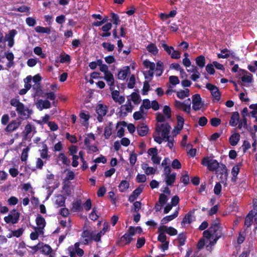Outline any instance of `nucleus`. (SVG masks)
<instances>
[{
	"label": "nucleus",
	"instance_id": "obj_42",
	"mask_svg": "<svg viewBox=\"0 0 257 257\" xmlns=\"http://www.w3.org/2000/svg\"><path fill=\"white\" fill-rule=\"evenodd\" d=\"M241 114L243 118V121L244 122V128L247 129V119L246 118V116L249 115V114H250L249 113H248L247 108H244L242 111H241Z\"/></svg>",
	"mask_w": 257,
	"mask_h": 257
},
{
	"label": "nucleus",
	"instance_id": "obj_24",
	"mask_svg": "<svg viewBox=\"0 0 257 257\" xmlns=\"http://www.w3.org/2000/svg\"><path fill=\"white\" fill-rule=\"evenodd\" d=\"M20 125V121L17 120H13L8 125V126L6 128V130L7 132H13L16 129H17Z\"/></svg>",
	"mask_w": 257,
	"mask_h": 257
},
{
	"label": "nucleus",
	"instance_id": "obj_30",
	"mask_svg": "<svg viewBox=\"0 0 257 257\" xmlns=\"http://www.w3.org/2000/svg\"><path fill=\"white\" fill-rule=\"evenodd\" d=\"M82 242L83 244H86L89 243L92 240L91 237V233L88 231H84L82 234Z\"/></svg>",
	"mask_w": 257,
	"mask_h": 257
},
{
	"label": "nucleus",
	"instance_id": "obj_59",
	"mask_svg": "<svg viewBox=\"0 0 257 257\" xmlns=\"http://www.w3.org/2000/svg\"><path fill=\"white\" fill-rule=\"evenodd\" d=\"M168 200V196L165 194H161L159 197V203L161 206L164 205Z\"/></svg>",
	"mask_w": 257,
	"mask_h": 257
},
{
	"label": "nucleus",
	"instance_id": "obj_48",
	"mask_svg": "<svg viewBox=\"0 0 257 257\" xmlns=\"http://www.w3.org/2000/svg\"><path fill=\"white\" fill-rule=\"evenodd\" d=\"M156 75L160 76L162 75L163 72V63L159 61L157 63L156 68Z\"/></svg>",
	"mask_w": 257,
	"mask_h": 257
},
{
	"label": "nucleus",
	"instance_id": "obj_50",
	"mask_svg": "<svg viewBox=\"0 0 257 257\" xmlns=\"http://www.w3.org/2000/svg\"><path fill=\"white\" fill-rule=\"evenodd\" d=\"M29 151L30 148L29 147H27L26 148L23 150L21 157V159L22 161H27Z\"/></svg>",
	"mask_w": 257,
	"mask_h": 257
},
{
	"label": "nucleus",
	"instance_id": "obj_43",
	"mask_svg": "<svg viewBox=\"0 0 257 257\" xmlns=\"http://www.w3.org/2000/svg\"><path fill=\"white\" fill-rule=\"evenodd\" d=\"M240 165L239 164H238L232 168V169L231 171V174L233 176V177L232 178V181L233 182H235L236 180V176H237V174H238L239 170H240V168H239Z\"/></svg>",
	"mask_w": 257,
	"mask_h": 257
},
{
	"label": "nucleus",
	"instance_id": "obj_7",
	"mask_svg": "<svg viewBox=\"0 0 257 257\" xmlns=\"http://www.w3.org/2000/svg\"><path fill=\"white\" fill-rule=\"evenodd\" d=\"M158 232V236L157 239L160 242V244L158 245V248L162 251L165 252L169 248V238L167 236L166 234H163L161 232Z\"/></svg>",
	"mask_w": 257,
	"mask_h": 257
},
{
	"label": "nucleus",
	"instance_id": "obj_29",
	"mask_svg": "<svg viewBox=\"0 0 257 257\" xmlns=\"http://www.w3.org/2000/svg\"><path fill=\"white\" fill-rule=\"evenodd\" d=\"M148 131V127L144 124H140L137 127L138 133L141 136H146L147 134Z\"/></svg>",
	"mask_w": 257,
	"mask_h": 257
},
{
	"label": "nucleus",
	"instance_id": "obj_3",
	"mask_svg": "<svg viewBox=\"0 0 257 257\" xmlns=\"http://www.w3.org/2000/svg\"><path fill=\"white\" fill-rule=\"evenodd\" d=\"M201 164L203 166L207 167L210 171H216L220 172L222 174L226 175L227 174L226 167L224 164H219L216 160L210 157L203 158Z\"/></svg>",
	"mask_w": 257,
	"mask_h": 257
},
{
	"label": "nucleus",
	"instance_id": "obj_26",
	"mask_svg": "<svg viewBox=\"0 0 257 257\" xmlns=\"http://www.w3.org/2000/svg\"><path fill=\"white\" fill-rule=\"evenodd\" d=\"M142 168L144 171L145 173L147 175H154L156 172V169L148 166L147 164H144L142 165Z\"/></svg>",
	"mask_w": 257,
	"mask_h": 257
},
{
	"label": "nucleus",
	"instance_id": "obj_22",
	"mask_svg": "<svg viewBox=\"0 0 257 257\" xmlns=\"http://www.w3.org/2000/svg\"><path fill=\"white\" fill-rule=\"evenodd\" d=\"M37 107L42 110L43 109L49 108L51 107V103L47 100H39L36 103Z\"/></svg>",
	"mask_w": 257,
	"mask_h": 257
},
{
	"label": "nucleus",
	"instance_id": "obj_57",
	"mask_svg": "<svg viewBox=\"0 0 257 257\" xmlns=\"http://www.w3.org/2000/svg\"><path fill=\"white\" fill-rule=\"evenodd\" d=\"M192 219V215L190 213H188L183 218L182 221V225L185 226L186 224L191 222Z\"/></svg>",
	"mask_w": 257,
	"mask_h": 257
},
{
	"label": "nucleus",
	"instance_id": "obj_55",
	"mask_svg": "<svg viewBox=\"0 0 257 257\" xmlns=\"http://www.w3.org/2000/svg\"><path fill=\"white\" fill-rule=\"evenodd\" d=\"M221 52V54H218L217 55L219 58H226L230 56V52L227 49L222 50Z\"/></svg>",
	"mask_w": 257,
	"mask_h": 257
},
{
	"label": "nucleus",
	"instance_id": "obj_52",
	"mask_svg": "<svg viewBox=\"0 0 257 257\" xmlns=\"http://www.w3.org/2000/svg\"><path fill=\"white\" fill-rule=\"evenodd\" d=\"M82 209H84L86 211H88L92 207V202L90 199H88L82 205Z\"/></svg>",
	"mask_w": 257,
	"mask_h": 257
},
{
	"label": "nucleus",
	"instance_id": "obj_47",
	"mask_svg": "<svg viewBox=\"0 0 257 257\" xmlns=\"http://www.w3.org/2000/svg\"><path fill=\"white\" fill-rule=\"evenodd\" d=\"M47 161L44 160L40 158H37L36 159V167L38 169H42L44 165L46 163Z\"/></svg>",
	"mask_w": 257,
	"mask_h": 257
},
{
	"label": "nucleus",
	"instance_id": "obj_63",
	"mask_svg": "<svg viewBox=\"0 0 257 257\" xmlns=\"http://www.w3.org/2000/svg\"><path fill=\"white\" fill-rule=\"evenodd\" d=\"M163 111L166 118L169 119L171 117V109L168 106H165Z\"/></svg>",
	"mask_w": 257,
	"mask_h": 257
},
{
	"label": "nucleus",
	"instance_id": "obj_64",
	"mask_svg": "<svg viewBox=\"0 0 257 257\" xmlns=\"http://www.w3.org/2000/svg\"><path fill=\"white\" fill-rule=\"evenodd\" d=\"M171 166L174 169H179L181 168V164L178 159H175L172 162Z\"/></svg>",
	"mask_w": 257,
	"mask_h": 257
},
{
	"label": "nucleus",
	"instance_id": "obj_58",
	"mask_svg": "<svg viewBox=\"0 0 257 257\" xmlns=\"http://www.w3.org/2000/svg\"><path fill=\"white\" fill-rule=\"evenodd\" d=\"M43 233H40V230L37 229L35 228V231L33 232L30 234V238L32 240H36L38 238L39 235H42Z\"/></svg>",
	"mask_w": 257,
	"mask_h": 257
},
{
	"label": "nucleus",
	"instance_id": "obj_17",
	"mask_svg": "<svg viewBox=\"0 0 257 257\" xmlns=\"http://www.w3.org/2000/svg\"><path fill=\"white\" fill-rule=\"evenodd\" d=\"M36 222L37 227H35V228L40 230V233H44L43 229L46 225L45 219L41 216L39 215L36 218Z\"/></svg>",
	"mask_w": 257,
	"mask_h": 257
},
{
	"label": "nucleus",
	"instance_id": "obj_40",
	"mask_svg": "<svg viewBox=\"0 0 257 257\" xmlns=\"http://www.w3.org/2000/svg\"><path fill=\"white\" fill-rule=\"evenodd\" d=\"M197 65L201 68L204 67L205 64V58L203 55L197 57L195 59Z\"/></svg>",
	"mask_w": 257,
	"mask_h": 257
},
{
	"label": "nucleus",
	"instance_id": "obj_34",
	"mask_svg": "<svg viewBox=\"0 0 257 257\" xmlns=\"http://www.w3.org/2000/svg\"><path fill=\"white\" fill-rule=\"evenodd\" d=\"M178 211L176 210L175 212L172 215H168V216H167L164 217L161 220V224H166L168 222L172 220L173 219L176 218L178 216Z\"/></svg>",
	"mask_w": 257,
	"mask_h": 257
},
{
	"label": "nucleus",
	"instance_id": "obj_13",
	"mask_svg": "<svg viewBox=\"0 0 257 257\" xmlns=\"http://www.w3.org/2000/svg\"><path fill=\"white\" fill-rule=\"evenodd\" d=\"M206 87L210 90L214 100H216V101H219L220 100L221 93L218 87L209 83L206 84Z\"/></svg>",
	"mask_w": 257,
	"mask_h": 257
},
{
	"label": "nucleus",
	"instance_id": "obj_35",
	"mask_svg": "<svg viewBox=\"0 0 257 257\" xmlns=\"http://www.w3.org/2000/svg\"><path fill=\"white\" fill-rule=\"evenodd\" d=\"M82 210L80 200H77L72 204L71 210L73 212H79Z\"/></svg>",
	"mask_w": 257,
	"mask_h": 257
},
{
	"label": "nucleus",
	"instance_id": "obj_8",
	"mask_svg": "<svg viewBox=\"0 0 257 257\" xmlns=\"http://www.w3.org/2000/svg\"><path fill=\"white\" fill-rule=\"evenodd\" d=\"M161 46L172 58L178 59L180 58L181 53L178 51L175 50L173 47L168 46L164 42L161 43Z\"/></svg>",
	"mask_w": 257,
	"mask_h": 257
},
{
	"label": "nucleus",
	"instance_id": "obj_10",
	"mask_svg": "<svg viewBox=\"0 0 257 257\" xmlns=\"http://www.w3.org/2000/svg\"><path fill=\"white\" fill-rule=\"evenodd\" d=\"M36 133V127L34 125L28 123L25 125L22 132V134L23 135L25 139L27 140L31 139Z\"/></svg>",
	"mask_w": 257,
	"mask_h": 257
},
{
	"label": "nucleus",
	"instance_id": "obj_23",
	"mask_svg": "<svg viewBox=\"0 0 257 257\" xmlns=\"http://www.w3.org/2000/svg\"><path fill=\"white\" fill-rule=\"evenodd\" d=\"M107 111V106L105 105H103L101 103L98 104L96 108V113L98 114L99 117L98 119L100 116H104Z\"/></svg>",
	"mask_w": 257,
	"mask_h": 257
},
{
	"label": "nucleus",
	"instance_id": "obj_54",
	"mask_svg": "<svg viewBox=\"0 0 257 257\" xmlns=\"http://www.w3.org/2000/svg\"><path fill=\"white\" fill-rule=\"evenodd\" d=\"M65 198L62 195H58L56 197V204L58 207L63 206L65 204Z\"/></svg>",
	"mask_w": 257,
	"mask_h": 257
},
{
	"label": "nucleus",
	"instance_id": "obj_6",
	"mask_svg": "<svg viewBox=\"0 0 257 257\" xmlns=\"http://www.w3.org/2000/svg\"><path fill=\"white\" fill-rule=\"evenodd\" d=\"M95 140V137L93 134H88L85 138L84 143L85 148L87 150L88 153L96 152L98 149L95 145H93V142Z\"/></svg>",
	"mask_w": 257,
	"mask_h": 257
},
{
	"label": "nucleus",
	"instance_id": "obj_61",
	"mask_svg": "<svg viewBox=\"0 0 257 257\" xmlns=\"http://www.w3.org/2000/svg\"><path fill=\"white\" fill-rule=\"evenodd\" d=\"M32 77L31 76H27L24 80L25 84V88L27 89V90H29L31 87V82L32 81Z\"/></svg>",
	"mask_w": 257,
	"mask_h": 257
},
{
	"label": "nucleus",
	"instance_id": "obj_12",
	"mask_svg": "<svg viewBox=\"0 0 257 257\" xmlns=\"http://www.w3.org/2000/svg\"><path fill=\"white\" fill-rule=\"evenodd\" d=\"M148 154L154 164H160L161 157L158 155V151L156 148H150L148 150Z\"/></svg>",
	"mask_w": 257,
	"mask_h": 257
},
{
	"label": "nucleus",
	"instance_id": "obj_16",
	"mask_svg": "<svg viewBox=\"0 0 257 257\" xmlns=\"http://www.w3.org/2000/svg\"><path fill=\"white\" fill-rule=\"evenodd\" d=\"M175 106L179 109H182L185 112L190 113L191 111V105L181 102L178 100H175L174 102Z\"/></svg>",
	"mask_w": 257,
	"mask_h": 257
},
{
	"label": "nucleus",
	"instance_id": "obj_5",
	"mask_svg": "<svg viewBox=\"0 0 257 257\" xmlns=\"http://www.w3.org/2000/svg\"><path fill=\"white\" fill-rule=\"evenodd\" d=\"M142 232V228L139 227H130L126 233H125L120 239V242L124 244H128L133 239V236L136 234H140Z\"/></svg>",
	"mask_w": 257,
	"mask_h": 257
},
{
	"label": "nucleus",
	"instance_id": "obj_20",
	"mask_svg": "<svg viewBox=\"0 0 257 257\" xmlns=\"http://www.w3.org/2000/svg\"><path fill=\"white\" fill-rule=\"evenodd\" d=\"M17 32L15 30H11L9 34L6 35L5 39L8 42V46L10 47H12L13 46L14 44V38L15 35L17 34Z\"/></svg>",
	"mask_w": 257,
	"mask_h": 257
},
{
	"label": "nucleus",
	"instance_id": "obj_18",
	"mask_svg": "<svg viewBox=\"0 0 257 257\" xmlns=\"http://www.w3.org/2000/svg\"><path fill=\"white\" fill-rule=\"evenodd\" d=\"M111 96L113 100L119 104H121L124 102V97L120 95L119 92L117 90H113L111 92Z\"/></svg>",
	"mask_w": 257,
	"mask_h": 257
},
{
	"label": "nucleus",
	"instance_id": "obj_25",
	"mask_svg": "<svg viewBox=\"0 0 257 257\" xmlns=\"http://www.w3.org/2000/svg\"><path fill=\"white\" fill-rule=\"evenodd\" d=\"M130 73V67L128 66L124 67L121 69L118 73V78L121 80H124L126 78L127 74Z\"/></svg>",
	"mask_w": 257,
	"mask_h": 257
},
{
	"label": "nucleus",
	"instance_id": "obj_45",
	"mask_svg": "<svg viewBox=\"0 0 257 257\" xmlns=\"http://www.w3.org/2000/svg\"><path fill=\"white\" fill-rule=\"evenodd\" d=\"M121 124H123V126H125L126 124L124 122H120L117 123V127H118V130L117 132V137L121 138L124 135V128L123 127H119V125Z\"/></svg>",
	"mask_w": 257,
	"mask_h": 257
},
{
	"label": "nucleus",
	"instance_id": "obj_27",
	"mask_svg": "<svg viewBox=\"0 0 257 257\" xmlns=\"http://www.w3.org/2000/svg\"><path fill=\"white\" fill-rule=\"evenodd\" d=\"M40 158L43 159L44 160L47 161L50 158V156L48 155V148L46 145L42 147V149L40 150Z\"/></svg>",
	"mask_w": 257,
	"mask_h": 257
},
{
	"label": "nucleus",
	"instance_id": "obj_1",
	"mask_svg": "<svg viewBox=\"0 0 257 257\" xmlns=\"http://www.w3.org/2000/svg\"><path fill=\"white\" fill-rule=\"evenodd\" d=\"M222 234V228L219 223L216 221L213 222L209 229L203 232L204 237L208 241V244L206 245L207 250H212V246L216 244Z\"/></svg>",
	"mask_w": 257,
	"mask_h": 257
},
{
	"label": "nucleus",
	"instance_id": "obj_44",
	"mask_svg": "<svg viewBox=\"0 0 257 257\" xmlns=\"http://www.w3.org/2000/svg\"><path fill=\"white\" fill-rule=\"evenodd\" d=\"M147 50L153 55H156L158 52V49L156 45L153 43L148 45L147 47Z\"/></svg>",
	"mask_w": 257,
	"mask_h": 257
},
{
	"label": "nucleus",
	"instance_id": "obj_49",
	"mask_svg": "<svg viewBox=\"0 0 257 257\" xmlns=\"http://www.w3.org/2000/svg\"><path fill=\"white\" fill-rule=\"evenodd\" d=\"M58 159L62 161L63 164L66 165H69L70 161L64 153H60L58 156Z\"/></svg>",
	"mask_w": 257,
	"mask_h": 257
},
{
	"label": "nucleus",
	"instance_id": "obj_38",
	"mask_svg": "<svg viewBox=\"0 0 257 257\" xmlns=\"http://www.w3.org/2000/svg\"><path fill=\"white\" fill-rule=\"evenodd\" d=\"M177 97L180 99H184L186 97H188L189 95V91L188 89H185L184 90H180L178 91H176Z\"/></svg>",
	"mask_w": 257,
	"mask_h": 257
},
{
	"label": "nucleus",
	"instance_id": "obj_31",
	"mask_svg": "<svg viewBox=\"0 0 257 257\" xmlns=\"http://www.w3.org/2000/svg\"><path fill=\"white\" fill-rule=\"evenodd\" d=\"M41 245L40 251L42 253L48 255L52 252V249L49 245L44 244L43 242H41Z\"/></svg>",
	"mask_w": 257,
	"mask_h": 257
},
{
	"label": "nucleus",
	"instance_id": "obj_11",
	"mask_svg": "<svg viewBox=\"0 0 257 257\" xmlns=\"http://www.w3.org/2000/svg\"><path fill=\"white\" fill-rule=\"evenodd\" d=\"M79 246V243L76 242L73 245H71L68 248V253L70 257H75L76 254L79 256L83 255V250L80 248Z\"/></svg>",
	"mask_w": 257,
	"mask_h": 257
},
{
	"label": "nucleus",
	"instance_id": "obj_56",
	"mask_svg": "<svg viewBox=\"0 0 257 257\" xmlns=\"http://www.w3.org/2000/svg\"><path fill=\"white\" fill-rule=\"evenodd\" d=\"M80 118L81 120H83L82 124L84 125H86L87 124V121L88 120L89 118V116L88 113L85 112H81L79 115Z\"/></svg>",
	"mask_w": 257,
	"mask_h": 257
},
{
	"label": "nucleus",
	"instance_id": "obj_15",
	"mask_svg": "<svg viewBox=\"0 0 257 257\" xmlns=\"http://www.w3.org/2000/svg\"><path fill=\"white\" fill-rule=\"evenodd\" d=\"M143 64L146 68L149 69V70L147 72V75L148 77H150L151 79L153 76L154 70L155 69V63L148 60H145L144 61Z\"/></svg>",
	"mask_w": 257,
	"mask_h": 257
},
{
	"label": "nucleus",
	"instance_id": "obj_39",
	"mask_svg": "<svg viewBox=\"0 0 257 257\" xmlns=\"http://www.w3.org/2000/svg\"><path fill=\"white\" fill-rule=\"evenodd\" d=\"M240 138V135L238 133L234 134L229 138V142L232 146H235L238 143Z\"/></svg>",
	"mask_w": 257,
	"mask_h": 257
},
{
	"label": "nucleus",
	"instance_id": "obj_9",
	"mask_svg": "<svg viewBox=\"0 0 257 257\" xmlns=\"http://www.w3.org/2000/svg\"><path fill=\"white\" fill-rule=\"evenodd\" d=\"M20 217V213L16 210H13L9 215L4 217V220L7 223L16 224Z\"/></svg>",
	"mask_w": 257,
	"mask_h": 257
},
{
	"label": "nucleus",
	"instance_id": "obj_33",
	"mask_svg": "<svg viewBox=\"0 0 257 257\" xmlns=\"http://www.w3.org/2000/svg\"><path fill=\"white\" fill-rule=\"evenodd\" d=\"M104 78L111 87L114 85V79L112 74L109 71L104 74Z\"/></svg>",
	"mask_w": 257,
	"mask_h": 257
},
{
	"label": "nucleus",
	"instance_id": "obj_2",
	"mask_svg": "<svg viewBox=\"0 0 257 257\" xmlns=\"http://www.w3.org/2000/svg\"><path fill=\"white\" fill-rule=\"evenodd\" d=\"M170 128V126L167 122H164L160 124H158L156 131L153 135L155 141L160 144L169 138L170 136H169L168 135Z\"/></svg>",
	"mask_w": 257,
	"mask_h": 257
},
{
	"label": "nucleus",
	"instance_id": "obj_36",
	"mask_svg": "<svg viewBox=\"0 0 257 257\" xmlns=\"http://www.w3.org/2000/svg\"><path fill=\"white\" fill-rule=\"evenodd\" d=\"M146 113L144 111V109L142 108H140L139 111H136L134 113V118L135 120H139L142 118H144L146 115Z\"/></svg>",
	"mask_w": 257,
	"mask_h": 257
},
{
	"label": "nucleus",
	"instance_id": "obj_53",
	"mask_svg": "<svg viewBox=\"0 0 257 257\" xmlns=\"http://www.w3.org/2000/svg\"><path fill=\"white\" fill-rule=\"evenodd\" d=\"M249 107V108L253 109L250 113L253 117L255 118V121L257 122V104H251Z\"/></svg>",
	"mask_w": 257,
	"mask_h": 257
},
{
	"label": "nucleus",
	"instance_id": "obj_51",
	"mask_svg": "<svg viewBox=\"0 0 257 257\" xmlns=\"http://www.w3.org/2000/svg\"><path fill=\"white\" fill-rule=\"evenodd\" d=\"M35 30L37 32L40 33L50 34L51 32L50 28H45L41 26H37L35 28Z\"/></svg>",
	"mask_w": 257,
	"mask_h": 257
},
{
	"label": "nucleus",
	"instance_id": "obj_60",
	"mask_svg": "<svg viewBox=\"0 0 257 257\" xmlns=\"http://www.w3.org/2000/svg\"><path fill=\"white\" fill-rule=\"evenodd\" d=\"M102 46L109 52L112 51L114 48V45L109 43L104 42L102 44Z\"/></svg>",
	"mask_w": 257,
	"mask_h": 257
},
{
	"label": "nucleus",
	"instance_id": "obj_32",
	"mask_svg": "<svg viewBox=\"0 0 257 257\" xmlns=\"http://www.w3.org/2000/svg\"><path fill=\"white\" fill-rule=\"evenodd\" d=\"M239 114L237 111L232 113V116L229 121V124L231 126H235L237 125V122L239 121Z\"/></svg>",
	"mask_w": 257,
	"mask_h": 257
},
{
	"label": "nucleus",
	"instance_id": "obj_4",
	"mask_svg": "<svg viewBox=\"0 0 257 257\" xmlns=\"http://www.w3.org/2000/svg\"><path fill=\"white\" fill-rule=\"evenodd\" d=\"M11 104L16 107V110L19 115L25 118H28L32 114V110L26 107L19 99L13 98L11 100Z\"/></svg>",
	"mask_w": 257,
	"mask_h": 257
},
{
	"label": "nucleus",
	"instance_id": "obj_41",
	"mask_svg": "<svg viewBox=\"0 0 257 257\" xmlns=\"http://www.w3.org/2000/svg\"><path fill=\"white\" fill-rule=\"evenodd\" d=\"M253 217V211H250L245 219L244 224L246 227H248L251 226Z\"/></svg>",
	"mask_w": 257,
	"mask_h": 257
},
{
	"label": "nucleus",
	"instance_id": "obj_21",
	"mask_svg": "<svg viewBox=\"0 0 257 257\" xmlns=\"http://www.w3.org/2000/svg\"><path fill=\"white\" fill-rule=\"evenodd\" d=\"M204 105L201 100V98L199 94L194 95V110L200 109Z\"/></svg>",
	"mask_w": 257,
	"mask_h": 257
},
{
	"label": "nucleus",
	"instance_id": "obj_28",
	"mask_svg": "<svg viewBox=\"0 0 257 257\" xmlns=\"http://www.w3.org/2000/svg\"><path fill=\"white\" fill-rule=\"evenodd\" d=\"M131 101H133L135 104H139L141 102V98L140 95L136 92H133L130 95L127 97Z\"/></svg>",
	"mask_w": 257,
	"mask_h": 257
},
{
	"label": "nucleus",
	"instance_id": "obj_62",
	"mask_svg": "<svg viewBox=\"0 0 257 257\" xmlns=\"http://www.w3.org/2000/svg\"><path fill=\"white\" fill-rule=\"evenodd\" d=\"M151 103L150 102V101L149 99H144L143 101V103L140 107V108H142L144 109V108H145L146 109H149L151 107Z\"/></svg>",
	"mask_w": 257,
	"mask_h": 257
},
{
	"label": "nucleus",
	"instance_id": "obj_19",
	"mask_svg": "<svg viewBox=\"0 0 257 257\" xmlns=\"http://www.w3.org/2000/svg\"><path fill=\"white\" fill-rule=\"evenodd\" d=\"M133 107L131 101L127 98L125 104L121 106L120 110L122 113L126 114L132 111Z\"/></svg>",
	"mask_w": 257,
	"mask_h": 257
},
{
	"label": "nucleus",
	"instance_id": "obj_37",
	"mask_svg": "<svg viewBox=\"0 0 257 257\" xmlns=\"http://www.w3.org/2000/svg\"><path fill=\"white\" fill-rule=\"evenodd\" d=\"M176 174L172 173L171 175L165 176V180L168 185H171L175 181Z\"/></svg>",
	"mask_w": 257,
	"mask_h": 257
},
{
	"label": "nucleus",
	"instance_id": "obj_46",
	"mask_svg": "<svg viewBox=\"0 0 257 257\" xmlns=\"http://www.w3.org/2000/svg\"><path fill=\"white\" fill-rule=\"evenodd\" d=\"M129 187V183L126 180L122 181L118 186L119 190L120 192L125 191Z\"/></svg>",
	"mask_w": 257,
	"mask_h": 257
},
{
	"label": "nucleus",
	"instance_id": "obj_14",
	"mask_svg": "<svg viewBox=\"0 0 257 257\" xmlns=\"http://www.w3.org/2000/svg\"><path fill=\"white\" fill-rule=\"evenodd\" d=\"M158 232H161L163 234L167 233L169 235L173 236L177 234V230L172 227H167V226H160L158 229Z\"/></svg>",
	"mask_w": 257,
	"mask_h": 257
}]
</instances>
